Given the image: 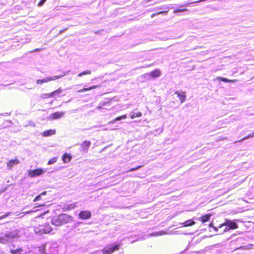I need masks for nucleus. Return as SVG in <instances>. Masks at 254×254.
Here are the masks:
<instances>
[{
	"label": "nucleus",
	"instance_id": "f03ea898",
	"mask_svg": "<svg viewBox=\"0 0 254 254\" xmlns=\"http://www.w3.org/2000/svg\"><path fill=\"white\" fill-rule=\"evenodd\" d=\"M71 218V217L67 214H61L59 216L53 217L51 220V223L55 226H61L70 222Z\"/></svg>",
	"mask_w": 254,
	"mask_h": 254
},
{
	"label": "nucleus",
	"instance_id": "9d476101",
	"mask_svg": "<svg viewBox=\"0 0 254 254\" xmlns=\"http://www.w3.org/2000/svg\"><path fill=\"white\" fill-rule=\"evenodd\" d=\"M20 161L17 159L11 160L7 163V167L9 170L11 169L13 167L18 165Z\"/></svg>",
	"mask_w": 254,
	"mask_h": 254
},
{
	"label": "nucleus",
	"instance_id": "e433bc0d",
	"mask_svg": "<svg viewBox=\"0 0 254 254\" xmlns=\"http://www.w3.org/2000/svg\"><path fill=\"white\" fill-rule=\"evenodd\" d=\"M31 212H32V211H28L24 212H23V213L24 214H26L30 213Z\"/></svg>",
	"mask_w": 254,
	"mask_h": 254
},
{
	"label": "nucleus",
	"instance_id": "a878e982",
	"mask_svg": "<svg viewBox=\"0 0 254 254\" xmlns=\"http://www.w3.org/2000/svg\"><path fill=\"white\" fill-rule=\"evenodd\" d=\"M210 226L214 228V230H215L216 232H218V231L219 229V227H214V226H213L212 223H211V224H210ZM224 228H225V227H222V228H220V229H222V231H221V232H220V234H223V233H222V231H223V229H224Z\"/></svg>",
	"mask_w": 254,
	"mask_h": 254
},
{
	"label": "nucleus",
	"instance_id": "b1692460",
	"mask_svg": "<svg viewBox=\"0 0 254 254\" xmlns=\"http://www.w3.org/2000/svg\"><path fill=\"white\" fill-rule=\"evenodd\" d=\"M210 217V215H205L202 216L201 217V221L203 223L207 222L209 219Z\"/></svg>",
	"mask_w": 254,
	"mask_h": 254
},
{
	"label": "nucleus",
	"instance_id": "ea45409f",
	"mask_svg": "<svg viewBox=\"0 0 254 254\" xmlns=\"http://www.w3.org/2000/svg\"><path fill=\"white\" fill-rule=\"evenodd\" d=\"M46 194V191H44V192H43L42 193H41V194L40 195H41H41H45Z\"/></svg>",
	"mask_w": 254,
	"mask_h": 254
},
{
	"label": "nucleus",
	"instance_id": "a19ab883",
	"mask_svg": "<svg viewBox=\"0 0 254 254\" xmlns=\"http://www.w3.org/2000/svg\"><path fill=\"white\" fill-rule=\"evenodd\" d=\"M101 108V106H98L97 107V109H100Z\"/></svg>",
	"mask_w": 254,
	"mask_h": 254
},
{
	"label": "nucleus",
	"instance_id": "79ce46f5",
	"mask_svg": "<svg viewBox=\"0 0 254 254\" xmlns=\"http://www.w3.org/2000/svg\"><path fill=\"white\" fill-rule=\"evenodd\" d=\"M163 8H164V7H163L160 8V9H163Z\"/></svg>",
	"mask_w": 254,
	"mask_h": 254
},
{
	"label": "nucleus",
	"instance_id": "7c9ffc66",
	"mask_svg": "<svg viewBox=\"0 0 254 254\" xmlns=\"http://www.w3.org/2000/svg\"><path fill=\"white\" fill-rule=\"evenodd\" d=\"M187 10H188L187 9H176V10H175L174 11V13H178V12H182L187 11Z\"/></svg>",
	"mask_w": 254,
	"mask_h": 254
},
{
	"label": "nucleus",
	"instance_id": "ddd939ff",
	"mask_svg": "<svg viewBox=\"0 0 254 254\" xmlns=\"http://www.w3.org/2000/svg\"><path fill=\"white\" fill-rule=\"evenodd\" d=\"M91 142L90 141H85L81 144V146L83 148V150L87 152L88 148L90 146Z\"/></svg>",
	"mask_w": 254,
	"mask_h": 254
},
{
	"label": "nucleus",
	"instance_id": "412c9836",
	"mask_svg": "<svg viewBox=\"0 0 254 254\" xmlns=\"http://www.w3.org/2000/svg\"><path fill=\"white\" fill-rule=\"evenodd\" d=\"M150 75L153 77H159L160 75V71L158 70H155L150 72Z\"/></svg>",
	"mask_w": 254,
	"mask_h": 254
},
{
	"label": "nucleus",
	"instance_id": "4be33fe9",
	"mask_svg": "<svg viewBox=\"0 0 254 254\" xmlns=\"http://www.w3.org/2000/svg\"><path fill=\"white\" fill-rule=\"evenodd\" d=\"M76 206H77V203H74L70 204L67 205L66 207H65L64 208V209L65 210H70V209H72L74 208Z\"/></svg>",
	"mask_w": 254,
	"mask_h": 254
},
{
	"label": "nucleus",
	"instance_id": "6ab92c4d",
	"mask_svg": "<svg viewBox=\"0 0 254 254\" xmlns=\"http://www.w3.org/2000/svg\"><path fill=\"white\" fill-rule=\"evenodd\" d=\"M71 156L67 153L64 154L63 156V161H64V163H68L69 162H70L71 160Z\"/></svg>",
	"mask_w": 254,
	"mask_h": 254
},
{
	"label": "nucleus",
	"instance_id": "39448f33",
	"mask_svg": "<svg viewBox=\"0 0 254 254\" xmlns=\"http://www.w3.org/2000/svg\"><path fill=\"white\" fill-rule=\"evenodd\" d=\"M66 74V73H65L64 75H55L52 77H47L45 78H43V79H38L36 81V83L37 84H41L43 83L48 82L51 80H55L58 79L60 78L61 77H63V76L65 75Z\"/></svg>",
	"mask_w": 254,
	"mask_h": 254
},
{
	"label": "nucleus",
	"instance_id": "5701e85b",
	"mask_svg": "<svg viewBox=\"0 0 254 254\" xmlns=\"http://www.w3.org/2000/svg\"><path fill=\"white\" fill-rule=\"evenodd\" d=\"M166 234H167L166 232H165L164 231H160L159 232L154 233H151L149 235L150 236H159V235H165Z\"/></svg>",
	"mask_w": 254,
	"mask_h": 254
},
{
	"label": "nucleus",
	"instance_id": "bb28decb",
	"mask_svg": "<svg viewBox=\"0 0 254 254\" xmlns=\"http://www.w3.org/2000/svg\"><path fill=\"white\" fill-rule=\"evenodd\" d=\"M57 158L55 157V158H52L51 159L48 163V165H52V164H53L54 163H55L56 162H57Z\"/></svg>",
	"mask_w": 254,
	"mask_h": 254
},
{
	"label": "nucleus",
	"instance_id": "393cba45",
	"mask_svg": "<svg viewBox=\"0 0 254 254\" xmlns=\"http://www.w3.org/2000/svg\"><path fill=\"white\" fill-rule=\"evenodd\" d=\"M91 73V70H86V71H83V72L79 73L78 76H82L83 75H86V74H90Z\"/></svg>",
	"mask_w": 254,
	"mask_h": 254
},
{
	"label": "nucleus",
	"instance_id": "9b49d317",
	"mask_svg": "<svg viewBox=\"0 0 254 254\" xmlns=\"http://www.w3.org/2000/svg\"><path fill=\"white\" fill-rule=\"evenodd\" d=\"M175 94H177L181 103L184 102L186 100V95L185 92L177 91L175 92Z\"/></svg>",
	"mask_w": 254,
	"mask_h": 254
},
{
	"label": "nucleus",
	"instance_id": "aec40b11",
	"mask_svg": "<svg viewBox=\"0 0 254 254\" xmlns=\"http://www.w3.org/2000/svg\"><path fill=\"white\" fill-rule=\"evenodd\" d=\"M195 224V222L192 219H189L182 223L183 226L187 227L193 225Z\"/></svg>",
	"mask_w": 254,
	"mask_h": 254
},
{
	"label": "nucleus",
	"instance_id": "473e14b6",
	"mask_svg": "<svg viewBox=\"0 0 254 254\" xmlns=\"http://www.w3.org/2000/svg\"><path fill=\"white\" fill-rule=\"evenodd\" d=\"M47 0H41V1L38 3V6H41L43 5V4L46 2Z\"/></svg>",
	"mask_w": 254,
	"mask_h": 254
},
{
	"label": "nucleus",
	"instance_id": "0eeeda50",
	"mask_svg": "<svg viewBox=\"0 0 254 254\" xmlns=\"http://www.w3.org/2000/svg\"><path fill=\"white\" fill-rule=\"evenodd\" d=\"M45 172H46V171L42 169H37L34 170H30L29 171L28 175L31 177H35L40 176Z\"/></svg>",
	"mask_w": 254,
	"mask_h": 254
},
{
	"label": "nucleus",
	"instance_id": "c756f323",
	"mask_svg": "<svg viewBox=\"0 0 254 254\" xmlns=\"http://www.w3.org/2000/svg\"><path fill=\"white\" fill-rule=\"evenodd\" d=\"M10 214V212H7V213H5V214H2V215H1V213H0V219L5 218L7 216H9Z\"/></svg>",
	"mask_w": 254,
	"mask_h": 254
},
{
	"label": "nucleus",
	"instance_id": "c9c22d12",
	"mask_svg": "<svg viewBox=\"0 0 254 254\" xmlns=\"http://www.w3.org/2000/svg\"><path fill=\"white\" fill-rule=\"evenodd\" d=\"M67 29V28H65V29H64V30H61L59 34H61L64 33Z\"/></svg>",
	"mask_w": 254,
	"mask_h": 254
},
{
	"label": "nucleus",
	"instance_id": "2f4dec72",
	"mask_svg": "<svg viewBox=\"0 0 254 254\" xmlns=\"http://www.w3.org/2000/svg\"><path fill=\"white\" fill-rule=\"evenodd\" d=\"M219 79H220L221 81L225 82H232V80H230L224 77H218Z\"/></svg>",
	"mask_w": 254,
	"mask_h": 254
},
{
	"label": "nucleus",
	"instance_id": "4468645a",
	"mask_svg": "<svg viewBox=\"0 0 254 254\" xmlns=\"http://www.w3.org/2000/svg\"><path fill=\"white\" fill-rule=\"evenodd\" d=\"M98 87H99V86L97 85L92 86H90V87H85L83 89H80V90H78L77 91V92H78V93H81V92H85V91H89V90H92V89H96V88H97Z\"/></svg>",
	"mask_w": 254,
	"mask_h": 254
},
{
	"label": "nucleus",
	"instance_id": "a211bd4d",
	"mask_svg": "<svg viewBox=\"0 0 254 254\" xmlns=\"http://www.w3.org/2000/svg\"><path fill=\"white\" fill-rule=\"evenodd\" d=\"M127 118V116L126 115H124L122 116H120V117H117L116 118H115V119H114L113 120L111 121H110L108 122V124H113L116 121H120L121 120H123V119H125Z\"/></svg>",
	"mask_w": 254,
	"mask_h": 254
},
{
	"label": "nucleus",
	"instance_id": "f3484780",
	"mask_svg": "<svg viewBox=\"0 0 254 254\" xmlns=\"http://www.w3.org/2000/svg\"><path fill=\"white\" fill-rule=\"evenodd\" d=\"M129 116L131 119H133L136 117H140L142 116V113L140 112H131L129 113Z\"/></svg>",
	"mask_w": 254,
	"mask_h": 254
},
{
	"label": "nucleus",
	"instance_id": "6e6552de",
	"mask_svg": "<svg viewBox=\"0 0 254 254\" xmlns=\"http://www.w3.org/2000/svg\"><path fill=\"white\" fill-rule=\"evenodd\" d=\"M64 112H57L54 113L50 115V119L51 120H57L60 119L64 117Z\"/></svg>",
	"mask_w": 254,
	"mask_h": 254
},
{
	"label": "nucleus",
	"instance_id": "7ed1b4c3",
	"mask_svg": "<svg viewBox=\"0 0 254 254\" xmlns=\"http://www.w3.org/2000/svg\"><path fill=\"white\" fill-rule=\"evenodd\" d=\"M34 231L37 234L42 235L50 233L52 231V228L49 223H45L34 227Z\"/></svg>",
	"mask_w": 254,
	"mask_h": 254
},
{
	"label": "nucleus",
	"instance_id": "20e7f679",
	"mask_svg": "<svg viewBox=\"0 0 254 254\" xmlns=\"http://www.w3.org/2000/svg\"><path fill=\"white\" fill-rule=\"evenodd\" d=\"M224 227H225V228L222 233L227 232L230 229H236L238 228V225L235 222V220L225 219V222L219 226V228Z\"/></svg>",
	"mask_w": 254,
	"mask_h": 254
},
{
	"label": "nucleus",
	"instance_id": "dca6fc26",
	"mask_svg": "<svg viewBox=\"0 0 254 254\" xmlns=\"http://www.w3.org/2000/svg\"><path fill=\"white\" fill-rule=\"evenodd\" d=\"M11 252L13 254H25L26 251H24L22 249L19 248L15 250L11 249Z\"/></svg>",
	"mask_w": 254,
	"mask_h": 254
},
{
	"label": "nucleus",
	"instance_id": "f257e3e1",
	"mask_svg": "<svg viewBox=\"0 0 254 254\" xmlns=\"http://www.w3.org/2000/svg\"><path fill=\"white\" fill-rule=\"evenodd\" d=\"M24 234L23 230H13L9 233L1 234L0 237V243L6 244L11 242L15 238H20Z\"/></svg>",
	"mask_w": 254,
	"mask_h": 254
},
{
	"label": "nucleus",
	"instance_id": "72a5a7b5",
	"mask_svg": "<svg viewBox=\"0 0 254 254\" xmlns=\"http://www.w3.org/2000/svg\"><path fill=\"white\" fill-rule=\"evenodd\" d=\"M41 198V195H38V196H37L34 199V201L35 202V201H38L39 200H40Z\"/></svg>",
	"mask_w": 254,
	"mask_h": 254
},
{
	"label": "nucleus",
	"instance_id": "2eb2a0df",
	"mask_svg": "<svg viewBox=\"0 0 254 254\" xmlns=\"http://www.w3.org/2000/svg\"><path fill=\"white\" fill-rule=\"evenodd\" d=\"M43 136H49L52 135H54L56 134V130L55 129H50L45 130L43 132Z\"/></svg>",
	"mask_w": 254,
	"mask_h": 254
},
{
	"label": "nucleus",
	"instance_id": "4c0bfd02",
	"mask_svg": "<svg viewBox=\"0 0 254 254\" xmlns=\"http://www.w3.org/2000/svg\"><path fill=\"white\" fill-rule=\"evenodd\" d=\"M156 131H159V133H161L163 131V129L162 128L158 129L156 130Z\"/></svg>",
	"mask_w": 254,
	"mask_h": 254
},
{
	"label": "nucleus",
	"instance_id": "f8f14e48",
	"mask_svg": "<svg viewBox=\"0 0 254 254\" xmlns=\"http://www.w3.org/2000/svg\"><path fill=\"white\" fill-rule=\"evenodd\" d=\"M62 92V89H61V88H59L57 90H55L51 93L47 94L46 95V97H54L57 95H59Z\"/></svg>",
	"mask_w": 254,
	"mask_h": 254
},
{
	"label": "nucleus",
	"instance_id": "1a4fd4ad",
	"mask_svg": "<svg viewBox=\"0 0 254 254\" xmlns=\"http://www.w3.org/2000/svg\"><path fill=\"white\" fill-rule=\"evenodd\" d=\"M91 213L89 211H81L79 214V217L81 219H87L90 218Z\"/></svg>",
	"mask_w": 254,
	"mask_h": 254
},
{
	"label": "nucleus",
	"instance_id": "58836bf2",
	"mask_svg": "<svg viewBox=\"0 0 254 254\" xmlns=\"http://www.w3.org/2000/svg\"><path fill=\"white\" fill-rule=\"evenodd\" d=\"M245 246H241L240 247H239V248H238V249H245ZM236 250H237V249H236Z\"/></svg>",
	"mask_w": 254,
	"mask_h": 254
},
{
	"label": "nucleus",
	"instance_id": "c85d7f7f",
	"mask_svg": "<svg viewBox=\"0 0 254 254\" xmlns=\"http://www.w3.org/2000/svg\"><path fill=\"white\" fill-rule=\"evenodd\" d=\"M167 12H168V11H160V12H157L156 13H153L152 14L151 17L153 18L154 16L159 15L160 14H164V13L166 14L167 13Z\"/></svg>",
	"mask_w": 254,
	"mask_h": 254
},
{
	"label": "nucleus",
	"instance_id": "37998d69",
	"mask_svg": "<svg viewBox=\"0 0 254 254\" xmlns=\"http://www.w3.org/2000/svg\"><path fill=\"white\" fill-rule=\"evenodd\" d=\"M122 254L120 253V254Z\"/></svg>",
	"mask_w": 254,
	"mask_h": 254
},
{
	"label": "nucleus",
	"instance_id": "423d86ee",
	"mask_svg": "<svg viewBox=\"0 0 254 254\" xmlns=\"http://www.w3.org/2000/svg\"><path fill=\"white\" fill-rule=\"evenodd\" d=\"M120 245H116L110 247H106L102 250V254H111L115 250H118Z\"/></svg>",
	"mask_w": 254,
	"mask_h": 254
},
{
	"label": "nucleus",
	"instance_id": "cd10ccee",
	"mask_svg": "<svg viewBox=\"0 0 254 254\" xmlns=\"http://www.w3.org/2000/svg\"><path fill=\"white\" fill-rule=\"evenodd\" d=\"M254 137V131L250 134H249L248 136L244 137L242 140H245L246 139H247L248 138H250V137Z\"/></svg>",
	"mask_w": 254,
	"mask_h": 254
},
{
	"label": "nucleus",
	"instance_id": "f704fd0d",
	"mask_svg": "<svg viewBox=\"0 0 254 254\" xmlns=\"http://www.w3.org/2000/svg\"><path fill=\"white\" fill-rule=\"evenodd\" d=\"M140 168V166H138L134 168H131L129 170H128L127 172H132V171H135V170L139 169Z\"/></svg>",
	"mask_w": 254,
	"mask_h": 254
}]
</instances>
